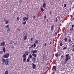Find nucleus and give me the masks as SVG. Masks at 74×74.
<instances>
[{"mask_svg": "<svg viewBox=\"0 0 74 74\" xmlns=\"http://www.w3.org/2000/svg\"><path fill=\"white\" fill-rule=\"evenodd\" d=\"M3 63H5V65H7L9 63V60L8 59H5L3 58L2 60Z\"/></svg>", "mask_w": 74, "mask_h": 74, "instance_id": "nucleus-1", "label": "nucleus"}, {"mask_svg": "<svg viewBox=\"0 0 74 74\" xmlns=\"http://www.w3.org/2000/svg\"><path fill=\"white\" fill-rule=\"evenodd\" d=\"M10 56V53H7L3 56L4 58H8Z\"/></svg>", "mask_w": 74, "mask_h": 74, "instance_id": "nucleus-2", "label": "nucleus"}, {"mask_svg": "<svg viewBox=\"0 0 74 74\" xmlns=\"http://www.w3.org/2000/svg\"><path fill=\"white\" fill-rule=\"evenodd\" d=\"M26 55L25 54H24L23 55V58H23V62H26V58H26Z\"/></svg>", "mask_w": 74, "mask_h": 74, "instance_id": "nucleus-3", "label": "nucleus"}, {"mask_svg": "<svg viewBox=\"0 0 74 74\" xmlns=\"http://www.w3.org/2000/svg\"><path fill=\"white\" fill-rule=\"evenodd\" d=\"M69 56V54H67L66 56L65 59V61L66 62H67L68 61V60H69V57L68 56Z\"/></svg>", "mask_w": 74, "mask_h": 74, "instance_id": "nucleus-4", "label": "nucleus"}, {"mask_svg": "<svg viewBox=\"0 0 74 74\" xmlns=\"http://www.w3.org/2000/svg\"><path fill=\"white\" fill-rule=\"evenodd\" d=\"M33 46L34 48H35L36 47V44L35 43H34L33 45H32L30 47H29V49H31V48H32L33 47Z\"/></svg>", "mask_w": 74, "mask_h": 74, "instance_id": "nucleus-5", "label": "nucleus"}, {"mask_svg": "<svg viewBox=\"0 0 74 74\" xmlns=\"http://www.w3.org/2000/svg\"><path fill=\"white\" fill-rule=\"evenodd\" d=\"M32 67L33 69H36V65L34 64V63H32Z\"/></svg>", "mask_w": 74, "mask_h": 74, "instance_id": "nucleus-6", "label": "nucleus"}, {"mask_svg": "<svg viewBox=\"0 0 74 74\" xmlns=\"http://www.w3.org/2000/svg\"><path fill=\"white\" fill-rule=\"evenodd\" d=\"M53 27H54V25H52L51 27V32L53 31V30H54V28H53Z\"/></svg>", "mask_w": 74, "mask_h": 74, "instance_id": "nucleus-7", "label": "nucleus"}, {"mask_svg": "<svg viewBox=\"0 0 74 74\" xmlns=\"http://www.w3.org/2000/svg\"><path fill=\"white\" fill-rule=\"evenodd\" d=\"M32 53H37L38 51L37 50H32L31 51Z\"/></svg>", "mask_w": 74, "mask_h": 74, "instance_id": "nucleus-8", "label": "nucleus"}, {"mask_svg": "<svg viewBox=\"0 0 74 74\" xmlns=\"http://www.w3.org/2000/svg\"><path fill=\"white\" fill-rule=\"evenodd\" d=\"M5 42H2L0 45V46H4L5 45Z\"/></svg>", "mask_w": 74, "mask_h": 74, "instance_id": "nucleus-9", "label": "nucleus"}, {"mask_svg": "<svg viewBox=\"0 0 74 74\" xmlns=\"http://www.w3.org/2000/svg\"><path fill=\"white\" fill-rule=\"evenodd\" d=\"M42 6L44 8H45L46 7V3H44L43 4H42Z\"/></svg>", "mask_w": 74, "mask_h": 74, "instance_id": "nucleus-10", "label": "nucleus"}, {"mask_svg": "<svg viewBox=\"0 0 74 74\" xmlns=\"http://www.w3.org/2000/svg\"><path fill=\"white\" fill-rule=\"evenodd\" d=\"M4 21L5 22V24H7L9 23V21L8 20H4Z\"/></svg>", "mask_w": 74, "mask_h": 74, "instance_id": "nucleus-11", "label": "nucleus"}, {"mask_svg": "<svg viewBox=\"0 0 74 74\" xmlns=\"http://www.w3.org/2000/svg\"><path fill=\"white\" fill-rule=\"evenodd\" d=\"M32 55L33 56H34V58H36L37 57V55H36L35 54L33 53L32 54Z\"/></svg>", "mask_w": 74, "mask_h": 74, "instance_id": "nucleus-12", "label": "nucleus"}, {"mask_svg": "<svg viewBox=\"0 0 74 74\" xmlns=\"http://www.w3.org/2000/svg\"><path fill=\"white\" fill-rule=\"evenodd\" d=\"M53 69H54V71H56V67L55 66H53Z\"/></svg>", "mask_w": 74, "mask_h": 74, "instance_id": "nucleus-13", "label": "nucleus"}, {"mask_svg": "<svg viewBox=\"0 0 74 74\" xmlns=\"http://www.w3.org/2000/svg\"><path fill=\"white\" fill-rule=\"evenodd\" d=\"M3 50L4 53H5V47H4L3 49Z\"/></svg>", "mask_w": 74, "mask_h": 74, "instance_id": "nucleus-14", "label": "nucleus"}, {"mask_svg": "<svg viewBox=\"0 0 74 74\" xmlns=\"http://www.w3.org/2000/svg\"><path fill=\"white\" fill-rule=\"evenodd\" d=\"M27 36H25L24 38H23V39L24 40V41H25V40H26L27 38Z\"/></svg>", "mask_w": 74, "mask_h": 74, "instance_id": "nucleus-15", "label": "nucleus"}, {"mask_svg": "<svg viewBox=\"0 0 74 74\" xmlns=\"http://www.w3.org/2000/svg\"><path fill=\"white\" fill-rule=\"evenodd\" d=\"M33 62H34L36 61V58H34L32 59Z\"/></svg>", "mask_w": 74, "mask_h": 74, "instance_id": "nucleus-16", "label": "nucleus"}, {"mask_svg": "<svg viewBox=\"0 0 74 74\" xmlns=\"http://www.w3.org/2000/svg\"><path fill=\"white\" fill-rule=\"evenodd\" d=\"M4 74H8V71L7 70L5 71Z\"/></svg>", "mask_w": 74, "mask_h": 74, "instance_id": "nucleus-17", "label": "nucleus"}, {"mask_svg": "<svg viewBox=\"0 0 74 74\" xmlns=\"http://www.w3.org/2000/svg\"><path fill=\"white\" fill-rule=\"evenodd\" d=\"M10 30H11V29H10V28H8L7 29V32H9V31H10Z\"/></svg>", "mask_w": 74, "mask_h": 74, "instance_id": "nucleus-18", "label": "nucleus"}, {"mask_svg": "<svg viewBox=\"0 0 74 74\" xmlns=\"http://www.w3.org/2000/svg\"><path fill=\"white\" fill-rule=\"evenodd\" d=\"M35 43L36 44H38V40H36L35 41Z\"/></svg>", "mask_w": 74, "mask_h": 74, "instance_id": "nucleus-19", "label": "nucleus"}, {"mask_svg": "<svg viewBox=\"0 0 74 74\" xmlns=\"http://www.w3.org/2000/svg\"><path fill=\"white\" fill-rule=\"evenodd\" d=\"M14 43V41H11L10 42V44H12Z\"/></svg>", "mask_w": 74, "mask_h": 74, "instance_id": "nucleus-20", "label": "nucleus"}, {"mask_svg": "<svg viewBox=\"0 0 74 74\" xmlns=\"http://www.w3.org/2000/svg\"><path fill=\"white\" fill-rule=\"evenodd\" d=\"M26 21L22 23V24H23V25H26Z\"/></svg>", "mask_w": 74, "mask_h": 74, "instance_id": "nucleus-21", "label": "nucleus"}, {"mask_svg": "<svg viewBox=\"0 0 74 74\" xmlns=\"http://www.w3.org/2000/svg\"><path fill=\"white\" fill-rule=\"evenodd\" d=\"M25 54H26V55H29V52L28 51H26L25 52Z\"/></svg>", "mask_w": 74, "mask_h": 74, "instance_id": "nucleus-22", "label": "nucleus"}, {"mask_svg": "<svg viewBox=\"0 0 74 74\" xmlns=\"http://www.w3.org/2000/svg\"><path fill=\"white\" fill-rule=\"evenodd\" d=\"M26 21H27V20H28V19H23V21H26Z\"/></svg>", "mask_w": 74, "mask_h": 74, "instance_id": "nucleus-23", "label": "nucleus"}, {"mask_svg": "<svg viewBox=\"0 0 74 74\" xmlns=\"http://www.w3.org/2000/svg\"><path fill=\"white\" fill-rule=\"evenodd\" d=\"M32 58V55H29V58H30V59H31V58Z\"/></svg>", "mask_w": 74, "mask_h": 74, "instance_id": "nucleus-24", "label": "nucleus"}, {"mask_svg": "<svg viewBox=\"0 0 74 74\" xmlns=\"http://www.w3.org/2000/svg\"><path fill=\"white\" fill-rule=\"evenodd\" d=\"M44 11V10L42 8H41V11H42V12H43Z\"/></svg>", "mask_w": 74, "mask_h": 74, "instance_id": "nucleus-25", "label": "nucleus"}, {"mask_svg": "<svg viewBox=\"0 0 74 74\" xmlns=\"http://www.w3.org/2000/svg\"><path fill=\"white\" fill-rule=\"evenodd\" d=\"M60 47H61V46H62V42L60 43Z\"/></svg>", "mask_w": 74, "mask_h": 74, "instance_id": "nucleus-26", "label": "nucleus"}, {"mask_svg": "<svg viewBox=\"0 0 74 74\" xmlns=\"http://www.w3.org/2000/svg\"><path fill=\"white\" fill-rule=\"evenodd\" d=\"M64 41H67V38H65L64 39Z\"/></svg>", "mask_w": 74, "mask_h": 74, "instance_id": "nucleus-27", "label": "nucleus"}, {"mask_svg": "<svg viewBox=\"0 0 74 74\" xmlns=\"http://www.w3.org/2000/svg\"><path fill=\"white\" fill-rule=\"evenodd\" d=\"M66 49H67V47H64L63 48V50H64Z\"/></svg>", "mask_w": 74, "mask_h": 74, "instance_id": "nucleus-28", "label": "nucleus"}, {"mask_svg": "<svg viewBox=\"0 0 74 74\" xmlns=\"http://www.w3.org/2000/svg\"><path fill=\"white\" fill-rule=\"evenodd\" d=\"M29 58H28L27 59V62H29Z\"/></svg>", "mask_w": 74, "mask_h": 74, "instance_id": "nucleus-29", "label": "nucleus"}, {"mask_svg": "<svg viewBox=\"0 0 74 74\" xmlns=\"http://www.w3.org/2000/svg\"><path fill=\"white\" fill-rule=\"evenodd\" d=\"M9 25H7L6 26V28H9Z\"/></svg>", "mask_w": 74, "mask_h": 74, "instance_id": "nucleus-30", "label": "nucleus"}, {"mask_svg": "<svg viewBox=\"0 0 74 74\" xmlns=\"http://www.w3.org/2000/svg\"><path fill=\"white\" fill-rule=\"evenodd\" d=\"M69 42H70L71 41V40L70 39H69V41H68Z\"/></svg>", "mask_w": 74, "mask_h": 74, "instance_id": "nucleus-31", "label": "nucleus"}, {"mask_svg": "<svg viewBox=\"0 0 74 74\" xmlns=\"http://www.w3.org/2000/svg\"><path fill=\"white\" fill-rule=\"evenodd\" d=\"M44 46L45 47H46V46H47V43H45Z\"/></svg>", "mask_w": 74, "mask_h": 74, "instance_id": "nucleus-32", "label": "nucleus"}, {"mask_svg": "<svg viewBox=\"0 0 74 74\" xmlns=\"http://www.w3.org/2000/svg\"><path fill=\"white\" fill-rule=\"evenodd\" d=\"M74 25H72V29H73V27H74Z\"/></svg>", "mask_w": 74, "mask_h": 74, "instance_id": "nucleus-33", "label": "nucleus"}, {"mask_svg": "<svg viewBox=\"0 0 74 74\" xmlns=\"http://www.w3.org/2000/svg\"><path fill=\"white\" fill-rule=\"evenodd\" d=\"M3 53V51H1L0 52V53H1V54Z\"/></svg>", "mask_w": 74, "mask_h": 74, "instance_id": "nucleus-34", "label": "nucleus"}, {"mask_svg": "<svg viewBox=\"0 0 74 74\" xmlns=\"http://www.w3.org/2000/svg\"><path fill=\"white\" fill-rule=\"evenodd\" d=\"M64 7H66V4L64 5Z\"/></svg>", "mask_w": 74, "mask_h": 74, "instance_id": "nucleus-35", "label": "nucleus"}, {"mask_svg": "<svg viewBox=\"0 0 74 74\" xmlns=\"http://www.w3.org/2000/svg\"><path fill=\"white\" fill-rule=\"evenodd\" d=\"M46 16H44V18H45H45H47Z\"/></svg>", "mask_w": 74, "mask_h": 74, "instance_id": "nucleus-36", "label": "nucleus"}, {"mask_svg": "<svg viewBox=\"0 0 74 74\" xmlns=\"http://www.w3.org/2000/svg\"><path fill=\"white\" fill-rule=\"evenodd\" d=\"M55 34L56 35H57V34H58V33L57 32H56L55 33Z\"/></svg>", "mask_w": 74, "mask_h": 74, "instance_id": "nucleus-37", "label": "nucleus"}, {"mask_svg": "<svg viewBox=\"0 0 74 74\" xmlns=\"http://www.w3.org/2000/svg\"><path fill=\"white\" fill-rule=\"evenodd\" d=\"M23 19H27V18H26V17H24Z\"/></svg>", "mask_w": 74, "mask_h": 74, "instance_id": "nucleus-38", "label": "nucleus"}, {"mask_svg": "<svg viewBox=\"0 0 74 74\" xmlns=\"http://www.w3.org/2000/svg\"><path fill=\"white\" fill-rule=\"evenodd\" d=\"M26 16H29V15L28 14H26Z\"/></svg>", "mask_w": 74, "mask_h": 74, "instance_id": "nucleus-39", "label": "nucleus"}, {"mask_svg": "<svg viewBox=\"0 0 74 74\" xmlns=\"http://www.w3.org/2000/svg\"><path fill=\"white\" fill-rule=\"evenodd\" d=\"M63 55H62L61 56V58H63Z\"/></svg>", "mask_w": 74, "mask_h": 74, "instance_id": "nucleus-40", "label": "nucleus"}, {"mask_svg": "<svg viewBox=\"0 0 74 74\" xmlns=\"http://www.w3.org/2000/svg\"><path fill=\"white\" fill-rule=\"evenodd\" d=\"M55 74V72H53L51 74Z\"/></svg>", "mask_w": 74, "mask_h": 74, "instance_id": "nucleus-41", "label": "nucleus"}, {"mask_svg": "<svg viewBox=\"0 0 74 74\" xmlns=\"http://www.w3.org/2000/svg\"><path fill=\"white\" fill-rule=\"evenodd\" d=\"M58 21V19H56V22H57V21Z\"/></svg>", "mask_w": 74, "mask_h": 74, "instance_id": "nucleus-42", "label": "nucleus"}, {"mask_svg": "<svg viewBox=\"0 0 74 74\" xmlns=\"http://www.w3.org/2000/svg\"><path fill=\"white\" fill-rule=\"evenodd\" d=\"M72 51H73V52H74V48L73 49Z\"/></svg>", "mask_w": 74, "mask_h": 74, "instance_id": "nucleus-43", "label": "nucleus"}, {"mask_svg": "<svg viewBox=\"0 0 74 74\" xmlns=\"http://www.w3.org/2000/svg\"><path fill=\"white\" fill-rule=\"evenodd\" d=\"M32 40H33V38H31V41H32Z\"/></svg>", "mask_w": 74, "mask_h": 74, "instance_id": "nucleus-44", "label": "nucleus"}, {"mask_svg": "<svg viewBox=\"0 0 74 74\" xmlns=\"http://www.w3.org/2000/svg\"><path fill=\"white\" fill-rule=\"evenodd\" d=\"M33 18L34 19H35V16H33Z\"/></svg>", "mask_w": 74, "mask_h": 74, "instance_id": "nucleus-45", "label": "nucleus"}, {"mask_svg": "<svg viewBox=\"0 0 74 74\" xmlns=\"http://www.w3.org/2000/svg\"><path fill=\"white\" fill-rule=\"evenodd\" d=\"M17 30H18V32H19L20 31L19 30V29H17Z\"/></svg>", "mask_w": 74, "mask_h": 74, "instance_id": "nucleus-46", "label": "nucleus"}, {"mask_svg": "<svg viewBox=\"0 0 74 74\" xmlns=\"http://www.w3.org/2000/svg\"><path fill=\"white\" fill-rule=\"evenodd\" d=\"M27 19H29V17H27Z\"/></svg>", "mask_w": 74, "mask_h": 74, "instance_id": "nucleus-47", "label": "nucleus"}, {"mask_svg": "<svg viewBox=\"0 0 74 74\" xmlns=\"http://www.w3.org/2000/svg\"><path fill=\"white\" fill-rule=\"evenodd\" d=\"M52 14V12H50V14Z\"/></svg>", "mask_w": 74, "mask_h": 74, "instance_id": "nucleus-48", "label": "nucleus"}, {"mask_svg": "<svg viewBox=\"0 0 74 74\" xmlns=\"http://www.w3.org/2000/svg\"><path fill=\"white\" fill-rule=\"evenodd\" d=\"M50 44H51V42H50Z\"/></svg>", "mask_w": 74, "mask_h": 74, "instance_id": "nucleus-49", "label": "nucleus"}, {"mask_svg": "<svg viewBox=\"0 0 74 74\" xmlns=\"http://www.w3.org/2000/svg\"><path fill=\"white\" fill-rule=\"evenodd\" d=\"M74 45L72 46L73 48H74Z\"/></svg>", "mask_w": 74, "mask_h": 74, "instance_id": "nucleus-50", "label": "nucleus"}, {"mask_svg": "<svg viewBox=\"0 0 74 74\" xmlns=\"http://www.w3.org/2000/svg\"><path fill=\"white\" fill-rule=\"evenodd\" d=\"M48 19H47V22L48 23Z\"/></svg>", "mask_w": 74, "mask_h": 74, "instance_id": "nucleus-51", "label": "nucleus"}, {"mask_svg": "<svg viewBox=\"0 0 74 74\" xmlns=\"http://www.w3.org/2000/svg\"><path fill=\"white\" fill-rule=\"evenodd\" d=\"M17 21H19V19H17Z\"/></svg>", "mask_w": 74, "mask_h": 74, "instance_id": "nucleus-52", "label": "nucleus"}, {"mask_svg": "<svg viewBox=\"0 0 74 74\" xmlns=\"http://www.w3.org/2000/svg\"><path fill=\"white\" fill-rule=\"evenodd\" d=\"M19 17H17V19H19Z\"/></svg>", "mask_w": 74, "mask_h": 74, "instance_id": "nucleus-53", "label": "nucleus"}, {"mask_svg": "<svg viewBox=\"0 0 74 74\" xmlns=\"http://www.w3.org/2000/svg\"><path fill=\"white\" fill-rule=\"evenodd\" d=\"M14 44H15V45H16V43H14Z\"/></svg>", "mask_w": 74, "mask_h": 74, "instance_id": "nucleus-54", "label": "nucleus"}, {"mask_svg": "<svg viewBox=\"0 0 74 74\" xmlns=\"http://www.w3.org/2000/svg\"><path fill=\"white\" fill-rule=\"evenodd\" d=\"M58 56V55H57V56Z\"/></svg>", "mask_w": 74, "mask_h": 74, "instance_id": "nucleus-55", "label": "nucleus"}, {"mask_svg": "<svg viewBox=\"0 0 74 74\" xmlns=\"http://www.w3.org/2000/svg\"><path fill=\"white\" fill-rule=\"evenodd\" d=\"M73 19H74V17L73 18Z\"/></svg>", "mask_w": 74, "mask_h": 74, "instance_id": "nucleus-56", "label": "nucleus"}, {"mask_svg": "<svg viewBox=\"0 0 74 74\" xmlns=\"http://www.w3.org/2000/svg\"><path fill=\"white\" fill-rule=\"evenodd\" d=\"M52 70H53V69H52Z\"/></svg>", "mask_w": 74, "mask_h": 74, "instance_id": "nucleus-57", "label": "nucleus"}]
</instances>
